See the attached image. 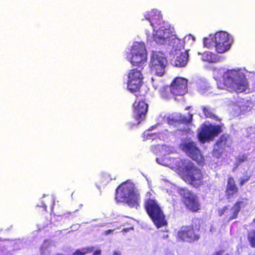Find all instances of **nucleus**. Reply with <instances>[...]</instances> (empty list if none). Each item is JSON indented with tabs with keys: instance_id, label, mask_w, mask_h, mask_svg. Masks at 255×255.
I'll return each mask as SVG.
<instances>
[{
	"instance_id": "nucleus-27",
	"label": "nucleus",
	"mask_w": 255,
	"mask_h": 255,
	"mask_svg": "<svg viewBox=\"0 0 255 255\" xmlns=\"http://www.w3.org/2000/svg\"><path fill=\"white\" fill-rule=\"evenodd\" d=\"M251 177V175L249 174L247 171L244 172L243 176L241 177L239 179V185L242 186L244 184L250 180Z\"/></svg>"
},
{
	"instance_id": "nucleus-24",
	"label": "nucleus",
	"mask_w": 255,
	"mask_h": 255,
	"mask_svg": "<svg viewBox=\"0 0 255 255\" xmlns=\"http://www.w3.org/2000/svg\"><path fill=\"white\" fill-rule=\"evenodd\" d=\"M215 35H210L208 37L204 38V45L207 48H211L215 44Z\"/></svg>"
},
{
	"instance_id": "nucleus-23",
	"label": "nucleus",
	"mask_w": 255,
	"mask_h": 255,
	"mask_svg": "<svg viewBox=\"0 0 255 255\" xmlns=\"http://www.w3.org/2000/svg\"><path fill=\"white\" fill-rule=\"evenodd\" d=\"M94 250V247H88L83 248L81 250L77 249L73 253L72 255H85L93 252Z\"/></svg>"
},
{
	"instance_id": "nucleus-26",
	"label": "nucleus",
	"mask_w": 255,
	"mask_h": 255,
	"mask_svg": "<svg viewBox=\"0 0 255 255\" xmlns=\"http://www.w3.org/2000/svg\"><path fill=\"white\" fill-rule=\"evenodd\" d=\"M247 160L248 156L246 154H243L242 155H239L236 157L235 165L236 167H238Z\"/></svg>"
},
{
	"instance_id": "nucleus-10",
	"label": "nucleus",
	"mask_w": 255,
	"mask_h": 255,
	"mask_svg": "<svg viewBox=\"0 0 255 255\" xmlns=\"http://www.w3.org/2000/svg\"><path fill=\"white\" fill-rule=\"evenodd\" d=\"M136 96V99L133 104V115L137 124H139L145 119L148 105L145 102V95L138 94Z\"/></svg>"
},
{
	"instance_id": "nucleus-32",
	"label": "nucleus",
	"mask_w": 255,
	"mask_h": 255,
	"mask_svg": "<svg viewBox=\"0 0 255 255\" xmlns=\"http://www.w3.org/2000/svg\"><path fill=\"white\" fill-rule=\"evenodd\" d=\"M225 252V250H220L214 253L212 255H223V254Z\"/></svg>"
},
{
	"instance_id": "nucleus-39",
	"label": "nucleus",
	"mask_w": 255,
	"mask_h": 255,
	"mask_svg": "<svg viewBox=\"0 0 255 255\" xmlns=\"http://www.w3.org/2000/svg\"><path fill=\"white\" fill-rule=\"evenodd\" d=\"M171 39H174L175 40V41L174 42L175 43L177 41V42H179L180 41L179 39H174V38H172Z\"/></svg>"
},
{
	"instance_id": "nucleus-3",
	"label": "nucleus",
	"mask_w": 255,
	"mask_h": 255,
	"mask_svg": "<svg viewBox=\"0 0 255 255\" xmlns=\"http://www.w3.org/2000/svg\"><path fill=\"white\" fill-rule=\"evenodd\" d=\"M115 198L118 202H126L130 208L137 209L139 206V193L128 182H123L117 188Z\"/></svg>"
},
{
	"instance_id": "nucleus-20",
	"label": "nucleus",
	"mask_w": 255,
	"mask_h": 255,
	"mask_svg": "<svg viewBox=\"0 0 255 255\" xmlns=\"http://www.w3.org/2000/svg\"><path fill=\"white\" fill-rule=\"evenodd\" d=\"M167 61L164 57L159 56L157 54H153L150 60V65H156L162 64H166Z\"/></svg>"
},
{
	"instance_id": "nucleus-5",
	"label": "nucleus",
	"mask_w": 255,
	"mask_h": 255,
	"mask_svg": "<svg viewBox=\"0 0 255 255\" xmlns=\"http://www.w3.org/2000/svg\"><path fill=\"white\" fill-rule=\"evenodd\" d=\"M147 195L149 197L145 199L143 205L146 213L157 228L166 226L167 222L158 201L154 197H151L150 192H147Z\"/></svg>"
},
{
	"instance_id": "nucleus-18",
	"label": "nucleus",
	"mask_w": 255,
	"mask_h": 255,
	"mask_svg": "<svg viewBox=\"0 0 255 255\" xmlns=\"http://www.w3.org/2000/svg\"><path fill=\"white\" fill-rule=\"evenodd\" d=\"M166 64H160L159 65H150V70L152 72L154 73L155 75L161 76L163 75L165 72V68Z\"/></svg>"
},
{
	"instance_id": "nucleus-35",
	"label": "nucleus",
	"mask_w": 255,
	"mask_h": 255,
	"mask_svg": "<svg viewBox=\"0 0 255 255\" xmlns=\"http://www.w3.org/2000/svg\"><path fill=\"white\" fill-rule=\"evenodd\" d=\"M114 229H109L107 230H105L104 232V234L106 236L109 235L110 233H112L114 232Z\"/></svg>"
},
{
	"instance_id": "nucleus-38",
	"label": "nucleus",
	"mask_w": 255,
	"mask_h": 255,
	"mask_svg": "<svg viewBox=\"0 0 255 255\" xmlns=\"http://www.w3.org/2000/svg\"><path fill=\"white\" fill-rule=\"evenodd\" d=\"M143 135H144V136H146V138H147L148 137V136L149 135L148 133L146 132L145 131L143 133Z\"/></svg>"
},
{
	"instance_id": "nucleus-6",
	"label": "nucleus",
	"mask_w": 255,
	"mask_h": 255,
	"mask_svg": "<svg viewBox=\"0 0 255 255\" xmlns=\"http://www.w3.org/2000/svg\"><path fill=\"white\" fill-rule=\"evenodd\" d=\"M196 221L198 224L182 226L179 229L176 236L177 241L193 244L200 239V220L197 219Z\"/></svg>"
},
{
	"instance_id": "nucleus-21",
	"label": "nucleus",
	"mask_w": 255,
	"mask_h": 255,
	"mask_svg": "<svg viewBox=\"0 0 255 255\" xmlns=\"http://www.w3.org/2000/svg\"><path fill=\"white\" fill-rule=\"evenodd\" d=\"M229 135L223 134H222L216 142L217 147H221L222 149H225L227 146V142Z\"/></svg>"
},
{
	"instance_id": "nucleus-19",
	"label": "nucleus",
	"mask_w": 255,
	"mask_h": 255,
	"mask_svg": "<svg viewBox=\"0 0 255 255\" xmlns=\"http://www.w3.org/2000/svg\"><path fill=\"white\" fill-rule=\"evenodd\" d=\"M202 58L203 61L210 63H215L219 61V57L215 54L209 51L204 52Z\"/></svg>"
},
{
	"instance_id": "nucleus-30",
	"label": "nucleus",
	"mask_w": 255,
	"mask_h": 255,
	"mask_svg": "<svg viewBox=\"0 0 255 255\" xmlns=\"http://www.w3.org/2000/svg\"><path fill=\"white\" fill-rule=\"evenodd\" d=\"M161 96L164 99H169L170 97L171 92L167 88H163L160 92Z\"/></svg>"
},
{
	"instance_id": "nucleus-29",
	"label": "nucleus",
	"mask_w": 255,
	"mask_h": 255,
	"mask_svg": "<svg viewBox=\"0 0 255 255\" xmlns=\"http://www.w3.org/2000/svg\"><path fill=\"white\" fill-rule=\"evenodd\" d=\"M225 149L221 148V147H214L213 150V155L217 158H219L222 154Z\"/></svg>"
},
{
	"instance_id": "nucleus-28",
	"label": "nucleus",
	"mask_w": 255,
	"mask_h": 255,
	"mask_svg": "<svg viewBox=\"0 0 255 255\" xmlns=\"http://www.w3.org/2000/svg\"><path fill=\"white\" fill-rule=\"evenodd\" d=\"M248 239L251 246L253 248H255V231H252L249 234Z\"/></svg>"
},
{
	"instance_id": "nucleus-9",
	"label": "nucleus",
	"mask_w": 255,
	"mask_h": 255,
	"mask_svg": "<svg viewBox=\"0 0 255 255\" xmlns=\"http://www.w3.org/2000/svg\"><path fill=\"white\" fill-rule=\"evenodd\" d=\"M223 131L220 125L204 124L202 126L197 135L199 140L203 143L213 140Z\"/></svg>"
},
{
	"instance_id": "nucleus-7",
	"label": "nucleus",
	"mask_w": 255,
	"mask_h": 255,
	"mask_svg": "<svg viewBox=\"0 0 255 255\" xmlns=\"http://www.w3.org/2000/svg\"><path fill=\"white\" fill-rule=\"evenodd\" d=\"M178 193L181 196L182 203L187 210L192 213L200 211L201 205L196 194L187 188H180Z\"/></svg>"
},
{
	"instance_id": "nucleus-31",
	"label": "nucleus",
	"mask_w": 255,
	"mask_h": 255,
	"mask_svg": "<svg viewBox=\"0 0 255 255\" xmlns=\"http://www.w3.org/2000/svg\"><path fill=\"white\" fill-rule=\"evenodd\" d=\"M228 210V207L225 206H224L222 209L219 210L218 214L220 216H223L225 212Z\"/></svg>"
},
{
	"instance_id": "nucleus-34",
	"label": "nucleus",
	"mask_w": 255,
	"mask_h": 255,
	"mask_svg": "<svg viewBox=\"0 0 255 255\" xmlns=\"http://www.w3.org/2000/svg\"><path fill=\"white\" fill-rule=\"evenodd\" d=\"M37 207H42L43 211H46L47 206L43 202L41 203V205H37Z\"/></svg>"
},
{
	"instance_id": "nucleus-16",
	"label": "nucleus",
	"mask_w": 255,
	"mask_h": 255,
	"mask_svg": "<svg viewBox=\"0 0 255 255\" xmlns=\"http://www.w3.org/2000/svg\"><path fill=\"white\" fill-rule=\"evenodd\" d=\"M189 60V54L188 50H185L177 55L173 61V64L177 67H184L186 66Z\"/></svg>"
},
{
	"instance_id": "nucleus-17",
	"label": "nucleus",
	"mask_w": 255,
	"mask_h": 255,
	"mask_svg": "<svg viewBox=\"0 0 255 255\" xmlns=\"http://www.w3.org/2000/svg\"><path fill=\"white\" fill-rule=\"evenodd\" d=\"M245 205L246 204L243 201H237L231 208V210H233V213L232 215L229 218L228 220L230 221L237 219L241 210V208L245 207Z\"/></svg>"
},
{
	"instance_id": "nucleus-25",
	"label": "nucleus",
	"mask_w": 255,
	"mask_h": 255,
	"mask_svg": "<svg viewBox=\"0 0 255 255\" xmlns=\"http://www.w3.org/2000/svg\"><path fill=\"white\" fill-rule=\"evenodd\" d=\"M192 115L190 114H189V117L188 118L184 116H180L178 119L177 120L178 123L185 125L190 124L192 122Z\"/></svg>"
},
{
	"instance_id": "nucleus-8",
	"label": "nucleus",
	"mask_w": 255,
	"mask_h": 255,
	"mask_svg": "<svg viewBox=\"0 0 255 255\" xmlns=\"http://www.w3.org/2000/svg\"><path fill=\"white\" fill-rule=\"evenodd\" d=\"M127 57L133 66H139L147 60V53L143 42H135Z\"/></svg>"
},
{
	"instance_id": "nucleus-4",
	"label": "nucleus",
	"mask_w": 255,
	"mask_h": 255,
	"mask_svg": "<svg viewBox=\"0 0 255 255\" xmlns=\"http://www.w3.org/2000/svg\"><path fill=\"white\" fill-rule=\"evenodd\" d=\"M145 18L150 21V25L155 31L153 38L156 42L163 44L167 40L169 41L173 36H175L172 35L169 29L160 26L162 22V16L156 11L152 10L149 11L145 16Z\"/></svg>"
},
{
	"instance_id": "nucleus-40",
	"label": "nucleus",
	"mask_w": 255,
	"mask_h": 255,
	"mask_svg": "<svg viewBox=\"0 0 255 255\" xmlns=\"http://www.w3.org/2000/svg\"><path fill=\"white\" fill-rule=\"evenodd\" d=\"M56 255H64V254H63L62 253H57V254H56Z\"/></svg>"
},
{
	"instance_id": "nucleus-36",
	"label": "nucleus",
	"mask_w": 255,
	"mask_h": 255,
	"mask_svg": "<svg viewBox=\"0 0 255 255\" xmlns=\"http://www.w3.org/2000/svg\"><path fill=\"white\" fill-rule=\"evenodd\" d=\"M101 254V251L100 250H97L95 251L93 253V255H100Z\"/></svg>"
},
{
	"instance_id": "nucleus-14",
	"label": "nucleus",
	"mask_w": 255,
	"mask_h": 255,
	"mask_svg": "<svg viewBox=\"0 0 255 255\" xmlns=\"http://www.w3.org/2000/svg\"><path fill=\"white\" fill-rule=\"evenodd\" d=\"M188 80L182 77H176L174 79L170 85L171 93L176 96H183L188 91Z\"/></svg>"
},
{
	"instance_id": "nucleus-13",
	"label": "nucleus",
	"mask_w": 255,
	"mask_h": 255,
	"mask_svg": "<svg viewBox=\"0 0 255 255\" xmlns=\"http://www.w3.org/2000/svg\"><path fill=\"white\" fill-rule=\"evenodd\" d=\"M143 76L140 71L137 69L130 70L128 74V89L131 93L138 91L142 83Z\"/></svg>"
},
{
	"instance_id": "nucleus-15",
	"label": "nucleus",
	"mask_w": 255,
	"mask_h": 255,
	"mask_svg": "<svg viewBox=\"0 0 255 255\" xmlns=\"http://www.w3.org/2000/svg\"><path fill=\"white\" fill-rule=\"evenodd\" d=\"M239 191V188L236 184L234 178L232 176L229 177L225 191L227 198L230 199L234 195L237 194Z\"/></svg>"
},
{
	"instance_id": "nucleus-12",
	"label": "nucleus",
	"mask_w": 255,
	"mask_h": 255,
	"mask_svg": "<svg viewBox=\"0 0 255 255\" xmlns=\"http://www.w3.org/2000/svg\"><path fill=\"white\" fill-rule=\"evenodd\" d=\"M215 47L219 53H223L228 51L231 45L232 40L228 33L225 31L217 32L215 34Z\"/></svg>"
},
{
	"instance_id": "nucleus-2",
	"label": "nucleus",
	"mask_w": 255,
	"mask_h": 255,
	"mask_svg": "<svg viewBox=\"0 0 255 255\" xmlns=\"http://www.w3.org/2000/svg\"><path fill=\"white\" fill-rule=\"evenodd\" d=\"M179 174L188 184L198 188L204 184V175L200 169L189 160H184L178 168Z\"/></svg>"
},
{
	"instance_id": "nucleus-22",
	"label": "nucleus",
	"mask_w": 255,
	"mask_h": 255,
	"mask_svg": "<svg viewBox=\"0 0 255 255\" xmlns=\"http://www.w3.org/2000/svg\"><path fill=\"white\" fill-rule=\"evenodd\" d=\"M201 109L206 118L218 120V118L212 111L210 107L202 106Z\"/></svg>"
},
{
	"instance_id": "nucleus-33",
	"label": "nucleus",
	"mask_w": 255,
	"mask_h": 255,
	"mask_svg": "<svg viewBox=\"0 0 255 255\" xmlns=\"http://www.w3.org/2000/svg\"><path fill=\"white\" fill-rule=\"evenodd\" d=\"M134 230V228L133 227H128V228H124L122 230V232L123 233H126V232H127L130 230Z\"/></svg>"
},
{
	"instance_id": "nucleus-1",
	"label": "nucleus",
	"mask_w": 255,
	"mask_h": 255,
	"mask_svg": "<svg viewBox=\"0 0 255 255\" xmlns=\"http://www.w3.org/2000/svg\"><path fill=\"white\" fill-rule=\"evenodd\" d=\"M223 79V88L230 92L240 93L248 88V80L240 70H228L224 73Z\"/></svg>"
},
{
	"instance_id": "nucleus-37",
	"label": "nucleus",
	"mask_w": 255,
	"mask_h": 255,
	"mask_svg": "<svg viewBox=\"0 0 255 255\" xmlns=\"http://www.w3.org/2000/svg\"><path fill=\"white\" fill-rule=\"evenodd\" d=\"M113 255H121V253L119 251H114L113 253Z\"/></svg>"
},
{
	"instance_id": "nucleus-41",
	"label": "nucleus",
	"mask_w": 255,
	"mask_h": 255,
	"mask_svg": "<svg viewBox=\"0 0 255 255\" xmlns=\"http://www.w3.org/2000/svg\"><path fill=\"white\" fill-rule=\"evenodd\" d=\"M225 255H230L229 254H226Z\"/></svg>"
},
{
	"instance_id": "nucleus-11",
	"label": "nucleus",
	"mask_w": 255,
	"mask_h": 255,
	"mask_svg": "<svg viewBox=\"0 0 255 255\" xmlns=\"http://www.w3.org/2000/svg\"><path fill=\"white\" fill-rule=\"evenodd\" d=\"M180 147L188 156L197 163H200L204 161V157L196 142L193 141H186L181 144Z\"/></svg>"
}]
</instances>
